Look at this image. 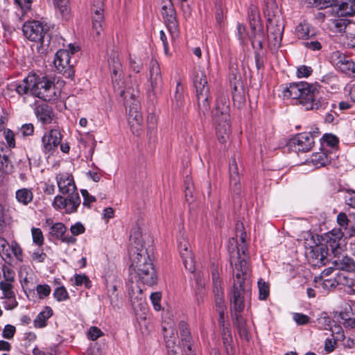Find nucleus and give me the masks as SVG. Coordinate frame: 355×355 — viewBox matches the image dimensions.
Here are the masks:
<instances>
[{"instance_id":"473e14b6","label":"nucleus","mask_w":355,"mask_h":355,"mask_svg":"<svg viewBox=\"0 0 355 355\" xmlns=\"http://www.w3.org/2000/svg\"><path fill=\"white\" fill-rule=\"evenodd\" d=\"M108 64L111 71V77L123 75L122 64L119 55L114 53L108 59Z\"/></svg>"},{"instance_id":"9b49d317","label":"nucleus","mask_w":355,"mask_h":355,"mask_svg":"<svg viewBox=\"0 0 355 355\" xmlns=\"http://www.w3.org/2000/svg\"><path fill=\"white\" fill-rule=\"evenodd\" d=\"M162 15L171 40H176L180 35V27L176 11L171 1L162 6Z\"/></svg>"},{"instance_id":"f3484780","label":"nucleus","mask_w":355,"mask_h":355,"mask_svg":"<svg viewBox=\"0 0 355 355\" xmlns=\"http://www.w3.org/2000/svg\"><path fill=\"white\" fill-rule=\"evenodd\" d=\"M112 80L114 92L123 98L124 101H126L128 104V98H130V94L132 92V88H136L137 85V89H139V83L135 81L134 83H131V85H128L122 75L113 76Z\"/></svg>"},{"instance_id":"c9c22d12","label":"nucleus","mask_w":355,"mask_h":355,"mask_svg":"<svg viewBox=\"0 0 355 355\" xmlns=\"http://www.w3.org/2000/svg\"><path fill=\"white\" fill-rule=\"evenodd\" d=\"M338 280V286H342L343 288L352 289L355 286V279L344 272L336 274Z\"/></svg>"},{"instance_id":"b1692460","label":"nucleus","mask_w":355,"mask_h":355,"mask_svg":"<svg viewBox=\"0 0 355 355\" xmlns=\"http://www.w3.org/2000/svg\"><path fill=\"white\" fill-rule=\"evenodd\" d=\"M180 334L184 352L186 355H193L191 353V334L189 325L181 321L179 324Z\"/></svg>"},{"instance_id":"cd10ccee","label":"nucleus","mask_w":355,"mask_h":355,"mask_svg":"<svg viewBox=\"0 0 355 355\" xmlns=\"http://www.w3.org/2000/svg\"><path fill=\"white\" fill-rule=\"evenodd\" d=\"M17 6L16 14L19 16V21H23L24 17L31 11L32 0H15Z\"/></svg>"},{"instance_id":"9d476101","label":"nucleus","mask_w":355,"mask_h":355,"mask_svg":"<svg viewBox=\"0 0 355 355\" xmlns=\"http://www.w3.org/2000/svg\"><path fill=\"white\" fill-rule=\"evenodd\" d=\"M35 83L32 87V95L44 101H55L58 96L54 83L45 77L39 78L35 75Z\"/></svg>"},{"instance_id":"c756f323","label":"nucleus","mask_w":355,"mask_h":355,"mask_svg":"<svg viewBox=\"0 0 355 355\" xmlns=\"http://www.w3.org/2000/svg\"><path fill=\"white\" fill-rule=\"evenodd\" d=\"M343 236V233L340 230H333L327 235V243L331 248V250L337 249L340 247V242Z\"/></svg>"},{"instance_id":"a211bd4d","label":"nucleus","mask_w":355,"mask_h":355,"mask_svg":"<svg viewBox=\"0 0 355 355\" xmlns=\"http://www.w3.org/2000/svg\"><path fill=\"white\" fill-rule=\"evenodd\" d=\"M103 0H92V29L97 36L100 35L103 30Z\"/></svg>"},{"instance_id":"5701e85b","label":"nucleus","mask_w":355,"mask_h":355,"mask_svg":"<svg viewBox=\"0 0 355 355\" xmlns=\"http://www.w3.org/2000/svg\"><path fill=\"white\" fill-rule=\"evenodd\" d=\"M35 114L38 121L44 125L51 123L55 117L52 107L46 103L36 106Z\"/></svg>"},{"instance_id":"dca6fc26","label":"nucleus","mask_w":355,"mask_h":355,"mask_svg":"<svg viewBox=\"0 0 355 355\" xmlns=\"http://www.w3.org/2000/svg\"><path fill=\"white\" fill-rule=\"evenodd\" d=\"M314 144L313 136L311 132H302L297 134L289 141L291 147L295 151L306 152L310 150Z\"/></svg>"},{"instance_id":"e2e57ef3","label":"nucleus","mask_w":355,"mask_h":355,"mask_svg":"<svg viewBox=\"0 0 355 355\" xmlns=\"http://www.w3.org/2000/svg\"><path fill=\"white\" fill-rule=\"evenodd\" d=\"M304 46L311 51H320L322 47V44L319 41L314 40L304 42Z\"/></svg>"},{"instance_id":"0e129e2a","label":"nucleus","mask_w":355,"mask_h":355,"mask_svg":"<svg viewBox=\"0 0 355 355\" xmlns=\"http://www.w3.org/2000/svg\"><path fill=\"white\" fill-rule=\"evenodd\" d=\"M81 193L83 197V205L90 207V204L96 201V198L90 195L86 189H82Z\"/></svg>"},{"instance_id":"c03bdc74","label":"nucleus","mask_w":355,"mask_h":355,"mask_svg":"<svg viewBox=\"0 0 355 355\" xmlns=\"http://www.w3.org/2000/svg\"><path fill=\"white\" fill-rule=\"evenodd\" d=\"M217 312L219 314L218 323L220 326L223 328L224 334L226 335L227 333H229L227 328H225V314L226 311V306L225 304L217 305L216 306Z\"/></svg>"},{"instance_id":"423d86ee","label":"nucleus","mask_w":355,"mask_h":355,"mask_svg":"<svg viewBox=\"0 0 355 355\" xmlns=\"http://www.w3.org/2000/svg\"><path fill=\"white\" fill-rule=\"evenodd\" d=\"M263 12L267 20L269 46L276 50L281 45L284 32L281 12L275 0H267Z\"/></svg>"},{"instance_id":"13d9d810","label":"nucleus","mask_w":355,"mask_h":355,"mask_svg":"<svg viewBox=\"0 0 355 355\" xmlns=\"http://www.w3.org/2000/svg\"><path fill=\"white\" fill-rule=\"evenodd\" d=\"M103 336V331L96 327H91L87 331V337L91 340H96Z\"/></svg>"},{"instance_id":"58836bf2","label":"nucleus","mask_w":355,"mask_h":355,"mask_svg":"<svg viewBox=\"0 0 355 355\" xmlns=\"http://www.w3.org/2000/svg\"><path fill=\"white\" fill-rule=\"evenodd\" d=\"M213 292L215 296L216 306L224 304V293L221 286V282L213 284Z\"/></svg>"},{"instance_id":"5fc2aeb1","label":"nucleus","mask_w":355,"mask_h":355,"mask_svg":"<svg viewBox=\"0 0 355 355\" xmlns=\"http://www.w3.org/2000/svg\"><path fill=\"white\" fill-rule=\"evenodd\" d=\"M31 257L34 261L43 263L46 258V254L44 252L43 250L39 247V248L31 253Z\"/></svg>"},{"instance_id":"6ab92c4d","label":"nucleus","mask_w":355,"mask_h":355,"mask_svg":"<svg viewBox=\"0 0 355 355\" xmlns=\"http://www.w3.org/2000/svg\"><path fill=\"white\" fill-rule=\"evenodd\" d=\"M241 165L239 166L235 157H232L230 162L229 173L230 187L234 193L239 194L241 190Z\"/></svg>"},{"instance_id":"ea45409f","label":"nucleus","mask_w":355,"mask_h":355,"mask_svg":"<svg viewBox=\"0 0 355 355\" xmlns=\"http://www.w3.org/2000/svg\"><path fill=\"white\" fill-rule=\"evenodd\" d=\"M321 287L324 291H329L338 287L337 275L333 278H326L321 282Z\"/></svg>"},{"instance_id":"393cba45","label":"nucleus","mask_w":355,"mask_h":355,"mask_svg":"<svg viewBox=\"0 0 355 355\" xmlns=\"http://www.w3.org/2000/svg\"><path fill=\"white\" fill-rule=\"evenodd\" d=\"M355 15V0H345L334 8L336 17L352 16Z\"/></svg>"},{"instance_id":"052dcab7","label":"nucleus","mask_w":355,"mask_h":355,"mask_svg":"<svg viewBox=\"0 0 355 355\" xmlns=\"http://www.w3.org/2000/svg\"><path fill=\"white\" fill-rule=\"evenodd\" d=\"M332 322H334L330 317L326 313L322 314L320 318H318V323L321 325L322 328L324 329H329L332 326Z\"/></svg>"},{"instance_id":"c85d7f7f","label":"nucleus","mask_w":355,"mask_h":355,"mask_svg":"<svg viewBox=\"0 0 355 355\" xmlns=\"http://www.w3.org/2000/svg\"><path fill=\"white\" fill-rule=\"evenodd\" d=\"M8 150L6 147L0 145V169L5 173H10L13 167L6 153Z\"/></svg>"},{"instance_id":"6e6d98bb","label":"nucleus","mask_w":355,"mask_h":355,"mask_svg":"<svg viewBox=\"0 0 355 355\" xmlns=\"http://www.w3.org/2000/svg\"><path fill=\"white\" fill-rule=\"evenodd\" d=\"M10 246L8 241L3 237L0 236V254L10 258Z\"/></svg>"},{"instance_id":"39448f33","label":"nucleus","mask_w":355,"mask_h":355,"mask_svg":"<svg viewBox=\"0 0 355 355\" xmlns=\"http://www.w3.org/2000/svg\"><path fill=\"white\" fill-rule=\"evenodd\" d=\"M230 101L228 96L223 92L217 94L214 107L211 111L214 122L216 124V131L220 143H225L229 139L230 131Z\"/></svg>"},{"instance_id":"864d4df0","label":"nucleus","mask_w":355,"mask_h":355,"mask_svg":"<svg viewBox=\"0 0 355 355\" xmlns=\"http://www.w3.org/2000/svg\"><path fill=\"white\" fill-rule=\"evenodd\" d=\"M329 330L332 333L334 340H341L344 339L345 336L341 326L335 324L331 327Z\"/></svg>"},{"instance_id":"0eeeda50","label":"nucleus","mask_w":355,"mask_h":355,"mask_svg":"<svg viewBox=\"0 0 355 355\" xmlns=\"http://www.w3.org/2000/svg\"><path fill=\"white\" fill-rule=\"evenodd\" d=\"M139 96V90L136 88H132V92L128 98V103L125 102V106L128 107V121L130 125L132 132L138 136L141 133L143 116L141 112V105L138 99Z\"/></svg>"},{"instance_id":"4be33fe9","label":"nucleus","mask_w":355,"mask_h":355,"mask_svg":"<svg viewBox=\"0 0 355 355\" xmlns=\"http://www.w3.org/2000/svg\"><path fill=\"white\" fill-rule=\"evenodd\" d=\"M67 227L62 223H55L49 228V235L67 244H74L76 239L73 236L65 235Z\"/></svg>"},{"instance_id":"338daca9","label":"nucleus","mask_w":355,"mask_h":355,"mask_svg":"<svg viewBox=\"0 0 355 355\" xmlns=\"http://www.w3.org/2000/svg\"><path fill=\"white\" fill-rule=\"evenodd\" d=\"M70 231L73 236H78L81 234H83L85 231V228L81 223L77 222L76 223L71 226Z\"/></svg>"},{"instance_id":"603ef678","label":"nucleus","mask_w":355,"mask_h":355,"mask_svg":"<svg viewBox=\"0 0 355 355\" xmlns=\"http://www.w3.org/2000/svg\"><path fill=\"white\" fill-rule=\"evenodd\" d=\"M313 69L311 67L302 65L297 69L296 76L299 78H307L311 75Z\"/></svg>"},{"instance_id":"8fccbe9b","label":"nucleus","mask_w":355,"mask_h":355,"mask_svg":"<svg viewBox=\"0 0 355 355\" xmlns=\"http://www.w3.org/2000/svg\"><path fill=\"white\" fill-rule=\"evenodd\" d=\"M36 291L39 298L44 299L50 295L51 288L48 284H39L36 286Z\"/></svg>"},{"instance_id":"7c9ffc66","label":"nucleus","mask_w":355,"mask_h":355,"mask_svg":"<svg viewBox=\"0 0 355 355\" xmlns=\"http://www.w3.org/2000/svg\"><path fill=\"white\" fill-rule=\"evenodd\" d=\"M8 209L6 208V201L0 196V233L6 230L8 223Z\"/></svg>"},{"instance_id":"bf43d9fd","label":"nucleus","mask_w":355,"mask_h":355,"mask_svg":"<svg viewBox=\"0 0 355 355\" xmlns=\"http://www.w3.org/2000/svg\"><path fill=\"white\" fill-rule=\"evenodd\" d=\"M318 4V9L322 10L327 8H331L332 14L334 15V8L338 4L337 0H320Z\"/></svg>"},{"instance_id":"6e6552de","label":"nucleus","mask_w":355,"mask_h":355,"mask_svg":"<svg viewBox=\"0 0 355 355\" xmlns=\"http://www.w3.org/2000/svg\"><path fill=\"white\" fill-rule=\"evenodd\" d=\"M193 85L196 88L197 102L199 109L205 114L210 109L209 89L205 71L197 69L194 72Z\"/></svg>"},{"instance_id":"e433bc0d","label":"nucleus","mask_w":355,"mask_h":355,"mask_svg":"<svg viewBox=\"0 0 355 355\" xmlns=\"http://www.w3.org/2000/svg\"><path fill=\"white\" fill-rule=\"evenodd\" d=\"M183 90V85L180 82H178L174 94V98L173 100V105L176 109L180 108L184 104Z\"/></svg>"},{"instance_id":"79ce46f5","label":"nucleus","mask_w":355,"mask_h":355,"mask_svg":"<svg viewBox=\"0 0 355 355\" xmlns=\"http://www.w3.org/2000/svg\"><path fill=\"white\" fill-rule=\"evenodd\" d=\"M31 234L33 243L38 245V247H42L44 244V239L41 229L33 227L31 229Z\"/></svg>"},{"instance_id":"aec40b11","label":"nucleus","mask_w":355,"mask_h":355,"mask_svg":"<svg viewBox=\"0 0 355 355\" xmlns=\"http://www.w3.org/2000/svg\"><path fill=\"white\" fill-rule=\"evenodd\" d=\"M327 254L328 249L326 245H317L307 253V259L311 265L320 267L327 263Z\"/></svg>"},{"instance_id":"1a4fd4ad","label":"nucleus","mask_w":355,"mask_h":355,"mask_svg":"<svg viewBox=\"0 0 355 355\" xmlns=\"http://www.w3.org/2000/svg\"><path fill=\"white\" fill-rule=\"evenodd\" d=\"M24 36L31 41L40 43L42 46L50 43L49 27L39 21L26 22L22 28Z\"/></svg>"},{"instance_id":"bb28decb","label":"nucleus","mask_w":355,"mask_h":355,"mask_svg":"<svg viewBox=\"0 0 355 355\" xmlns=\"http://www.w3.org/2000/svg\"><path fill=\"white\" fill-rule=\"evenodd\" d=\"M35 74L28 75L22 81L15 85V91L19 95L30 94L32 95V87L35 83Z\"/></svg>"},{"instance_id":"2eb2a0df","label":"nucleus","mask_w":355,"mask_h":355,"mask_svg":"<svg viewBox=\"0 0 355 355\" xmlns=\"http://www.w3.org/2000/svg\"><path fill=\"white\" fill-rule=\"evenodd\" d=\"M178 247L185 268L190 272H193V258L190 250V244L184 235L182 234L178 239Z\"/></svg>"},{"instance_id":"de8ad7c7","label":"nucleus","mask_w":355,"mask_h":355,"mask_svg":"<svg viewBox=\"0 0 355 355\" xmlns=\"http://www.w3.org/2000/svg\"><path fill=\"white\" fill-rule=\"evenodd\" d=\"M53 297L58 302H62L69 299V294L64 286L58 287L53 292Z\"/></svg>"},{"instance_id":"a19ab883","label":"nucleus","mask_w":355,"mask_h":355,"mask_svg":"<svg viewBox=\"0 0 355 355\" xmlns=\"http://www.w3.org/2000/svg\"><path fill=\"white\" fill-rule=\"evenodd\" d=\"M156 116L153 114H149L147 118V128L148 135L150 139L154 137L156 135Z\"/></svg>"},{"instance_id":"f8f14e48","label":"nucleus","mask_w":355,"mask_h":355,"mask_svg":"<svg viewBox=\"0 0 355 355\" xmlns=\"http://www.w3.org/2000/svg\"><path fill=\"white\" fill-rule=\"evenodd\" d=\"M248 18L250 25L254 32V37L251 39V43L254 49H261L264 40L263 30L260 27L259 15L257 8L251 5L248 8Z\"/></svg>"},{"instance_id":"f03ea898","label":"nucleus","mask_w":355,"mask_h":355,"mask_svg":"<svg viewBox=\"0 0 355 355\" xmlns=\"http://www.w3.org/2000/svg\"><path fill=\"white\" fill-rule=\"evenodd\" d=\"M130 237L131 247L129 254L132 261L130 273L132 279L149 286L155 285L157 281L156 271L149 252L141 242L139 228L132 229Z\"/></svg>"},{"instance_id":"4468645a","label":"nucleus","mask_w":355,"mask_h":355,"mask_svg":"<svg viewBox=\"0 0 355 355\" xmlns=\"http://www.w3.org/2000/svg\"><path fill=\"white\" fill-rule=\"evenodd\" d=\"M62 135L59 129L46 131L42 137V147L44 153L52 154L61 144Z\"/></svg>"},{"instance_id":"4d7b16f0","label":"nucleus","mask_w":355,"mask_h":355,"mask_svg":"<svg viewBox=\"0 0 355 355\" xmlns=\"http://www.w3.org/2000/svg\"><path fill=\"white\" fill-rule=\"evenodd\" d=\"M3 280L8 283H13L15 282V272L10 268L4 266L2 268Z\"/></svg>"},{"instance_id":"a878e982","label":"nucleus","mask_w":355,"mask_h":355,"mask_svg":"<svg viewBox=\"0 0 355 355\" xmlns=\"http://www.w3.org/2000/svg\"><path fill=\"white\" fill-rule=\"evenodd\" d=\"M335 269L347 272H355V261L349 256L336 257L332 262Z\"/></svg>"},{"instance_id":"f704fd0d","label":"nucleus","mask_w":355,"mask_h":355,"mask_svg":"<svg viewBox=\"0 0 355 355\" xmlns=\"http://www.w3.org/2000/svg\"><path fill=\"white\" fill-rule=\"evenodd\" d=\"M15 197L19 203L27 205L33 200V193L31 189L23 188L16 191Z\"/></svg>"},{"instance_id":"20e7f679","label":"nucleus","mask_w":355,"mask_h":355,"mask_svg":"<svg viewBox=\"0 0 355 355\" xmlns=\"http://www.w3.org/2000/svg\"><path fill=\"white\" fill-rule=\"evenodd\" d=\"M59 191L67 198L58 195L52 203L53 207L58 211L71 214L77 211L80 204V198L77 192L73 177L67 173H59L56 176Z\"/></svg>"},{"instance_id":"49530a36","label":"nucleus","mask_w":355,"mask_h":355,"mask_svg":"<svg viewBox=\"0 0 355 355\" xmlns=\"http://www.w3.org/2000/svg\"><path fill=\"white\" fill-rule=\"evenodd\" d=\"M258 288L259 293V299L266 300L269 295V284L263 282L262 279H260L258 282Z\"/></svg>"},{"instance_id":"2f4dec72","label":"nucleus","mask_w":355,"mask_h":355,"mask_svg":"<svg viewBox=\"0 0 355 355\" xmlns=\"http://www.w3.org/2000/svg\"><path fill=\"white\" fill-rule=\"evenodd\" d=\"M53 310L49 306H46L45 309L40 312L34 320V325L37 328H42L46 325L47 320L52 315Z\"/></svg>"},{"instance_id":"680f3d73","label":"nucleus","mask_w":355,"mask_h":355,"mask_svg":"<svg viewBox=\"0 0 355 355\" xmlns=\"http://www.w3.org/2000/svg\"><path fill=\"white\" fill-rule=\"evenodd\" d=\"M343 65L345 69L341 70L340 71L348 76H355V63L352 59L346 62Z\"/></svg>"},{"instance_id":"69168bd1","label":"nucleus","mask_w":355,"mask_h":355,"mask_svg":"<svg viewBox=\"0 0 355 355\" xmlns=\"http://www.w3.org/2000/svg\"><path fill=\"white\" fill-rule=\"evenodd\" d=\"M293 320L297 324L303 325L308 324L310 321V318L306 315L303 313H295L293 314Z\"/></svg>"},{"instance_id":"412c9836","label":"nucleus","mask_w":355,"mask_h":355,"mask_svg":"<svg viewBox=\"0 0 355 355\" xmlns=\"http://www.w3.org/2000/svg\"><path fill=\"white\" fill-rule=\"evenodd\" d=\"M150 92L153 95H157L162 89V78L161 75V70L158 62L156 60H152L150 62Z\"/></svg>"},{"instance_id":"3c124183","label":"nucleus","mask_w":355,"mask_h":355,"mask_svg":"<svg viewBox=\"0 0 355 355\" xmlns=\"http://www.w3.org/2000/svg\"><path fill=\"white\" fill-rule=\"evenodd\" d=\"M12 252L14 256L16 257L17 260L19 261H23V252L20 245L16 242L13 241L11 243L10 246V252Z\"/></svg>"},{"instance_id":"09e8293b","label":"nucleus","mask_w":355,"mask_h":355,"mask_svg":"<svg viewBox=\"0 0 355 355\" xmlns=\"http://www.w3.org/2000/svg\"><path fill=\"white\" fill-rule=\"evenodd\" d=\"M129 64L131 69L136 73H139L143 68L141 60L136 56H130Z\"/></svg>"},{"instance_id":"7ed1b4c3","label":"nucleus","mask_w":355,"mask_h":355,"mask_svg":"<svg viewBox=\"0 0 355 355\" xmlns=\"http://www.w3.org/2000/svg\"><path fill=\"white\" fill-rule=\"evenodd\" d=\"M318 85H311L306 82L293 83L283 87L282 94L285 98L296 100L307 110L319 109L324 102Z\"/></svg>"},{"instance_id":"72a5a7b5","label":"nucleus","mask_w":355,"mask_h":355,"mask_svg":"<svg viewBox=\"0 0 355 355\" xmlns=\"http://www.w3.org/2000/svg\"><path fill=\"white\" fill-rule=\"evenodd\" d=\"M313 166L318 168L327 165L330 162L328 155L324 152L313 153L310 161Z\"/></svg>"},{"instance_id":"ddd939ff","label":"nucleus","mask_w":355,"mask_h":355,"mask_svg":"<svg viewBox=\"0 0 355 355\" xmlns=\"http://www.w3.org/2000/svg\"><path fill=\"white\" fill-rule=\"evenodd\" d=\"M54 64L57 70L67 78L72 79L74 76L73 64L71 63L69 51L60 49L55 53Z\"/></svg>"},{"instance_id":"774afa93","label":"nucleus","mask_w":355,"mask_h":355,"mask_svg":"<svg viewBox=\"0 0 355 355\" xmlns=\"http://www.w3.org/2000/svg\"><path fill=\"white\" fill-rule=\"evenodd\" d=\"M16 329L13 325L6 324L3 330V337L6 339L13 338Z\"/></svg>"},{"instance_id":"a18cd8bd","label":"nucleus","mask_w":355,"mask_h":355,"mask_svg":"<svg viewBox=\"0 0 355 355\" xmlns=\"http://www.w3.org/2000/svg\"><path fill=\"white\" fill-rule=\"evenodd\" d=\"M74 284L78 286H85V288H89L91 286V281L85 274H76L74 276Z\"/></svg>"},{"instance_id":"4c0bfd02","label":"nucleus","mask_w":355,"mask_h":355,"mask_svg":"<svg viewBox=\"0 0 355 355\" xmlns=\"http://www.w3.org/2000/svg\"><path fill=\"white\" fill-rule=\"evenodd\" d=\"M53 3L55 8H57L62 17L67 19L69 15V8L68 0H52Z\"/></svg>"},{"instance_id":"37998d69","label":"nucleus","mask_w":355,"mask_h":355,"mask_svg":"<svg viewBox=\"0 0 355 355\" xmlns=\"http://www.w3.org/2000/svg\"><path fill=\"white\" fill-rule=\"evenodd\" d=\"M0 290L2 291L3 293V296L1 298L10 297L15 294L13 291L12 283L0 282Z\"/></svg>"},{"instance_id":"f257e3e1","label":"nucleus","mask_w":355,"mask_h":355,"mask_svg":"<svg viewBox=\"0 0 355 355\" xmlns=\"http://www.w3.org/2000/svg\"><path fill=\"white\" fill-rule=\"evenodd\" d=\"M248 257L230 255L231 264H234L233 286L229 294L230 312L234 324L241 336L248 338V329L245 320L241 316L244 310L245 300L250 291V281L246 277L248 270Z\"/></svg>"}]
</instances>
